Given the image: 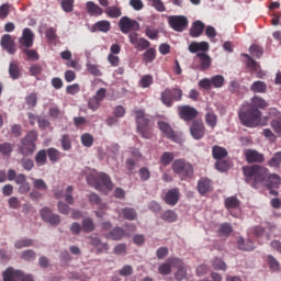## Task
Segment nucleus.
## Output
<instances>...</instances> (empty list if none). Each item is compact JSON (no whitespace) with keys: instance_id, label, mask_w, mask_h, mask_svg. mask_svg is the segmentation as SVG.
I'll use <instances>...</instances> for the list:
<instances>
[{"instance_id":"1","label":"nucleus","mask_w":281,"mask_h":281,"mask_svg":"<svg viewBox=\"0 0 281 281\" xmlns=\"http://www.w3.org/2000/svg\"><path fill=\"white\" fill-rule=\"evenodd\" d=\"M243 172L246 183H250L251 188L258 190L261 186L266 188H273V186H280V177L278 173L269 172V169L259 166H244Z\"/></svg>"},{"instance_id":"2","label":"nucleus","mask_w":281,"mask_h":281,"mask_svg":"<svg viewBox=\"0 0 281 281\" xmlns=\"http://www.w3.org/2000/svg\"><path fill=\"white\" fill-rule=\"evenodd\" d=\"M238 117L243 126L248 128H256V126H260L262 123V112L256 108L241 106Z\"/></svg>"},{"instance_id":"3","label":"nucleus","mask_w":281,"mask_h":281,"mask_svg":"<svg viewBox=\"0 0 281 281\" xmlns=\"http://www.w3.org/2000/svg\"><path fill=\"white\" fill-rule=\"evenodd\" d=\"M87 183L98 190L99 192H103L104 194H109L111 190H113V181H111V177L104 172H99L97 175L89 173L87 176Z\"/></svg>"},{"instance_id":"4","label":"nucleus","mask_w":281,"mask_h":281,"mask_svg":"<svg viewBox=\"0 0 281 281\" xmlns=\"http://www.w3.org/2000/svg\"><path fill=\"white\" fill-rule=\"evenodd\" d=\"M38 139V132L31 130L23 138H21L20 143V153L23 157H32L34 153H36V142Z\"/></svg>"},{"instance_id":"5","label":"nucleus","mask_w":281,"mask_h":281,"mask_svg":"<svg viewBox=\"0 0 281 281\" xmlns=\"http://www.w3.org/2000/svg\"><path fill=\"white\" fill-rule=\"evenodd\" d=\"M135 120L137 124V131L144 137V139H150L153 137V133L150 132V120L146 116V112L144 110H136Z\"/></svg>"},{"instance_id":"6","label":"nucleus","mask_w":281,"mask_h":281,"mask_svg":"<svg viewBox=\"0 0 281 281\" xmlns=\"http://www.w3.org/2000/svg\"><path fill=\"white\" fill-rule=\"evenodd\" d=\"M183 99V90L181 88H167L161 92L160 100L165 106H172L175 102H181Z\"/></svg>"},{"instance_id":"7","label":"nucleus","mask_w":281,"mask_h":281,"mask_svg":"<svg viewBox=\"0 0 281 281\" xmlns=\"http://www.w3.org/2000/svg\"><path fill=\"white\" fill-rule=\"evenodd\" d=\"M171 169L176 175H182V177H192L194 175L192 164L183 159H176L171 165Z\"/></svg>"},{"instance_id":"8","label":"nucleus","mask_w":281,"mask_h":281,"mask_svg":"<svg viewBox=\"0 0 281 281\" xmlns=\"http://www.w3.org/2000/svg\"><path fill=\"white\" fill-rule=\"evenodd\" d=\"M188 18L186 15H170L168 16V24L175 32H184L188 29Z\"/></svg>"},{"instance_id":"9","label":"nucleus","mask_w":281,"mask_h":281,"mask_svg":"<svg viewBox=\"0 0 281 281\" xmlns=\"http://www.w3.org/2000/svg\"><path fill=\"white\" fill-rule=\"evenodd\" d=\"M178 115L183 122H192L199 117V110L192 105H178Z\"/></svg>"},{"instance_id":"10","label":"nucleus","mask_w":281,"mask_h":281,"mask_svg":"<svg viewBox=\"0 0 281 281\" xmlns=\"http://www.w3.org/2000/svg\"><path fill=\"white\" fill-rule=\"evenodd\" d=\"M119 27L123 34H128V32H137L139 30V22L131 20L128 16H122L119 21Z\"/></svg>"},{"instance_id":"11","label":"nucleus","mask_w":281,"mask_h":281,"mask_svg":"<svg viewBox=\"0 0 281 281\" xmlns=\"http://www.w3.org/2000/svg\"><path fill=\"white\" fill-rule=\"evenodd\" d=\"M190 134L193 139H203V137H205V124H203V121L193 120L190 127Z\"/></svg>"},{"instance_id":"12","label":"nucleus","mask_w":281,"mask_h":281,"mask_svg":"<svg viewBox=\"0 0 281 281\" xmlns=\"http://www.w3.org/2000/svg\"><path fill=\"white\" fill-rule=\"evenodd\" d=\"M270 117L272 119L270 126L274 133L281 137V112L278 109H270Z\"/></svg>"},{"instance_id":"13","label":"nucleus","mask_w":281,"mask_h":281,"mask_svg":"<svg viewBox=\"0 0 281 281\" xmlns=\"http://www.w3.org/2000/svg\"><path fill=\"white\" fill-rule=\"evenodd\" d=\"M20 49H25L26 47H32L34 45V33L32 29H24L22 36L19 38Z\"/></svg>"},{"instance_id":"14","label":"nucleus","mask_w":281,"mask_h":281,"mask_svg":"<svg viewBox=\"0 0 281 281\" xmlns=\"http://www.w3.org/2000/svg\"><path fill=\"white\" fill-rule=\"evenodd\" d=\"M169 262H172L173 267H176L177 272L175 273V278L178 281L186 280V276H188V270H186V266H183V261L179 258H169Z\"/></svg>"},{"instance_id":"15","label":"nucleus","mask_w":281,"mask_h":281,"mask_svg":"<svg viewBox=\"0 0 281 281\" xmlns=\"http://www.w3.org/2000/svg\"><path fill=\"white\" fill-rule=\"evenodd\" d=\"M179 199H181V193L179 192V188H172L167 191V193L162 198V201H165L167 205L175 207V205L179 203Z\"/></svg>"},{"instance_id":"16","label":"nucleus","mask_w":281,"mask_h":281,"mask_svg":"<svg viewBox=\"0 0 281 281\" xmlns=\"http://www.w3.org/2000/svg\"><path fill=\"white\" fill-rule=\"evenodd\" d=\"M42 220L49 225H60V215L54 214L49 207H43L41 210Z\"/></svg>"},{"instance_id":"17","label":"nucleus","mask_w":281,"mask_h":281,"mask_svg":"<svg viewBox=\"0 0 281 281\" xmlns=\"http://www.w3.org/2000/svg\"><path fill=\"white\" fill-rule=\"evenodd\" d=\"M244 155L248 164H262L265 161V155L256 149H246Z\"/></svg>"},{"instance_id":"18","label":"nucleus","mask_w":281,"mask_h":281,"mask_svg":"<svg viewBox=\"0 0 281 281\" xmlns=\"http://www.w3.org/2000/svg\"><path fill=\"white\" fill-rule=\"evenodd\" d=\"M1 47L4 49V52L14 55L16 54V44L14 43V40H12V35L4 34L1 37Z\"/></svg>"},{"instance_id":"19","label":"nucleus","mask_w":281,"mask_h":281,"mask_svg":"<svg viewBox=\"0 0 281 281\" xmlns=\"http://www.w3.org/2000/svg\"><path fill=\"white\" fill-rule=\"evenodd\" d=\"M158 127H159V131H161V133H164V135H166L168 139H171V142H177L178 139L177 134L175 133V130H172L169 123L159 121Z\"/></svg>"},{"instance_id":"20","label":"nucleus","mask_w":281,"mask_h":281,"mask_svg":"<svg viewBox=\"0 0 281 281\" xmlns=\"http://www.w3.org/2000/svg\"><path fill=\"white\" fill-rule=\"evenodd\" d=\"M88 245L92 247H97L98 254H102V251H109V244L102 243L99 237L95 236H88Z\"/></svg>"},{"instance_id":"21","label":"nucleus","mask_w":281,"mask_h":281,"mask_svg":"<svg viewBox=\"0 0 281 281\" xmlns=\"http://www.w3.org/2000/svg\"><path fill=\"white\" fill-rule=\"evenodd\" d=\"M86 12L89 16H102L104 14V10L93 1L86 3Z\"/></svg>"},{"instance_id":"22","label":"nucleus","mask_w":281,"mask_h":281,"mask_svg":"<svg viewBox=\"0 0 281 281\" xmlns=\"http://www.w3.org/2000/svg\"><path fill=\"white\" fill-rule=\"evenodd\" d=\"M205 30V24L201 22L200 20L192 23L191 29L189 31V34L191 38H199L201 34H203V31Z\"/></svg>"},{"instance_id":"23","label":"nucleus","mask_w":281,"mask_h":281,"mask_svg":"<svg viewBox=\"0 0 281 281\" xmlns=\"http://www.w3.org/2000/svg\"><path fill=\"white\" fill-rule=\"evenodd\" d=\"M23 278V272L21 270H14L12 268H8L3 272V281H18Z\"/></svg>"},{"instance_id":"24","label":"nucleus","mask_w":281,"mask_h":281,"mask_svg":"<svg viewBox=\"0 0 281 281\" xmlns=\"http://www.w3.org/2000/svg\"><path fill=\"white\" fill-rule=\"evenodd\" d=\"M210 190H212V180H210L207 178H201L198 181V192L200 194H207V192H210Z\"/></svg>"},{"instance_id":"25","label":"nucleus","mask_w":281,"mask_h":281,"mask_svg":"<svg viewBox=\"0 0 281 281\" xmlns=\"http://www.w3.org/2000/svg\"><path fill=\"white\" fill-rule=\"evenodd\" d=\"M240 56L244 58V63L247 69H251L252 71H260V64H258L256 59L251 58V56L245 53H243Z\"/></svg>"},{"instance_id":"26","label":"nucleus","mask_w":281,"mask_h":281,"mask_svg":"<svg viewBox=\"0 0 281 281\" xmlns=\"http://www.w3.org/2000/svg\"><path fill=\"white\" fill-rule=\"evenodd\" d=\"M250 102H251L250 109L265 110L269 106V103L262 97H259V95L252 97Z\"/></svg>"},{"instance_id":"27","label":"nucleus","mask_w":281,"mask_h":281,"mask_svg":"<svg viewBox=\"0 0 281 281\" xmlns=\"http://www.w3.org/2000/svg\"><path fill=\"white\" fill-rule=\"evenodd\" d=\"M111 31V22L106 20H101L98 21L97 23L93 24L92 26V32H110Z\"/></svg>"},{"instance_id":"28","label":"nucleus","mask_w":281,"mask_h":281,"mask_svg":"<svg viewBox=\"0 0 281 281\" xmlns=\"http://www.w3.org/2000/svg\"><path fill=\"white\" fill-rule=\"evenodd\" d=\"M60 57L63 60H67L66 63L67 67H70L71 69H78V60L71 59L70 50L61 52Z\"/></svg>"},{"instance_id":"29","label":"nucleus","mask_w":281,"mask_h":281,"mask_svg":"<svg viewBox=\"0 0 281 281\" xmlns=\"http://www.w3.org/2000/svg\"><path fill=\"white\" fill-rule=\"evenodd\" d=\"M198 58H200L201 69L207 71L212 65V57L205 53H198Z\"/></svg>"},{"instance_id":"30","label":"nucleus","mask_w":281,"mask_h":281,"mask_svg":"<svg viewBox=\"0 0 281 281\" xmlns=\"http://www.w3.org/2000/svg\"><path fill=\"white\" fill-rule=\"evenodd\" d=\"M206 111L209 112L205 114V123L207 124V126H210V128H216L218 116H216V113L210 110V108H207Z\"/></svg>"},{"instance_id":"31","label":"nucleus","mask_w":281,"mask_h":281,"mask_svg":"<svg viewBox=\"0 0 281 281\" xmlns=\"http://www.w3.org/2000/svg\"><path fill=\"white\" fill-rule=\"evenodd\" d=\"M126 236V231L120 226L114 227L108 235L112 240H122Z\"/></svg>"},{"instance_id":"32","label":"nucleus","mask_w":281,"mask_h":281,"mask_svg":"<svg viewBox=\"0 0 281 281\" xmlns=\"http://www.w3.org/2000/svg\"><path fill=\"white\" fill-rule=\"evenodd\" d=\"M212 155H213V159H216L218 161L221 159H225L228 153H227V149H225L224 147L215 145L212 148Z\"/></svg>"},{"instance_id":"33","label":"nucleus","mask_w":281,"mask_h":281,"mask_svg":"<svg viewBox=\"0 0 281 281\" xmlns=\"http://www.w3.org/2000/svg\"><path fill=\"white\" fill-rule=\"evenodd\" d=\"M160 218L166 223H177V218H179V216L173 210H167L160 215Z\"/></svg>"},{"instance_id":"34","label":"nucleus","mask_w":281,"mask_h":281,"mask_svg":"<svg viewBox=\"0 0 281 281\" xmlns=\"http://www.w3.org/2000/svg\"><path fill=\"white\" fill-rule=\"evenodd\" d=\"M104 12L110 19H120L122 16V9L117 5L108 7Z\"/></svg>"},{"instance_id":"35","label":"nucleus","mask_w":281,"mask_h":281,"mask_svg":"<svg viewBox=\"0 0 281 281\" xmlns=\"http://www.w3.org/2000/svg\"><path fill=\"white\" fill-rule=\"evenodd\" d=\"M226 210H236L240 207V200L236 196L226 198L224 201Z\"/></svg>"},{"instance_id":"36","label":"nucleus","mask_w":281,"mask_h":281,"mask_svg":"<svg viewBox=\"0 0 281 281\" xmlns=\"http://www.w3.org/2000/svg\"><path fill=\"white\" fill-rule=\"evenodd\" d=\"M81 229L86 234H91L93 229H95V224L93 223V220L91 217H86L82 220Z\"/></svg>"},{"instance_id":"37","label":"nucleus","mask_w":281,"mask_h":281,"mask_svg":"<svg viewBox=\"0 0 281 281\" xmlns=\"http://www.w3.org/2000/svg\"><path fill=\"white\" fill-rule=\"evenodd\" d=\"M172 267H175V263L170 262L169 258L167 262L159 266L158 271L161 276H170L172 273Z\"/></svg>"},{"instance_id":"38","label":"nucleus","mask_w":281,"mask_h":281,"mask_svg":"<svg viewBox=\"0 0 281 281\" xmlns=\"http://www.w3.org/2000/svg\"><path fill=\"white\" fill-rule=\"evenodd\" d=\"M88 200L92 205H99L100 210H106V205L102 203V199L97 193H90Z\"/></svg>"},{"instance_id":"39","label":"nucleus","mask_w":281,"mask_h":281,"mask_svg":"<svg viewBox=\"0 0 281 281\" xmlns=\"http://www.w3.org/2000/svg\"><path fill=\"white\" fill-rule=\"evenodd\" d=\"M250 90L254 93H267V83H265L263 81H255L250 86Z\"/></svg>"},{"instance_id":"40","label":"nucleus","mask_w":281,"mask_h":281,"mask_svg":"<svg viewBox=\"0 0 281 281\" xmlns=\"http://www.w3.org/2000/svg\"><path fill=\"white\" fill-rule=\"evenodd\" d=\"M36 166H45L47 164V150L42 149L35 155Z\"/></svg>"},{"instance_id":"41","label":"nucleus","mask_w":281,"mask_h":281,"mask_svg":"<svg viewBox=\"0 0 281 281\" xmlns=\"http://www.w3.org/2000/svg\"><path fill=\"white\" fill-rule=\"evenodd\" d=\"M173 160H175V153H171V151H165L160 157V164L161 166H165V167L170 166V164H172Z\"/></svg>"},{"instance_id":"42","label":"nucleus","mask_w":281,"mask_h":281,"mask_svg":"<svg viewBox=\"0 0 281 281\" xmlns=\"http://www.w3.org/2000/svg\"><path fill=\"white\" fill-rule=\"evenodd\" d=\"M122 215L126 221H135L137 218V211L135 209H122Z\"/></svg>"},{"instance_id":"43","label":"nucleus","mask_w":281,"mask_h":281,"mask_svg":"<svg viewBox=\"0 0 281 281\" xmlns=\"http://www.w3.org/2000/svg\"><path fill=\"white\" fill-rule=\"evenodd\" d=\"M248 243H249V246H246L245 238L240 237L237 241L238 249H241V251H254V249L256 248L254 246V241L248 240Z\"/></svg>"},{"instance_id":"44","label":"nucleus","mask_w":281,"mask_h":281,"mask_svg":"<svg viewBox=\"0 0 281 281\" xmlns=\"http://www.w3.org/2000/svg\"><path fill=\"white\" fill-rule=\"evenodd\" d=\"M12 150H14V145L12 143L0 144V154L4 157H10V155H12Z\"/></svg>"},{"instance_id":"45","label":"nucleus","mask_w":281,"mask_h":281,"mask_svg":"<svg viewBox=\"0 0 281 281\" xmlns=\"http://www.w3.org/2000/svg\"><path fill=\"white\" fill-rule=\"evenodd\" d=\"M47 156L49 161L56 162L63 157V154L58 149L50 147L47 149Z\"/></svg>"},{"instance_id":"46","label":"nucleus","mask_w":281,"mask_h":281,"mask_svg":"<svg viewBox=\"0 0 281 281\" xmlns=\"http://www.w3.org/2000/svg\"><path fill=\"white\" fill-rule=\"evenodd\" d=\"M157 58V50L155 48H148L144 54H143V60L145 63H153Z\"/></svg>"},{"instance_id":"47","label":"nucleus","mask_w":281,"mask_h":281,"mask_svg":"<svg viewBox=\"0 0 281 281\" xmlns=\"http://www.w3.org/2000/svg\"><path fill=\"white\" fill-rule=\"evenodd\" d=\"M211 85L215 89H221L225 85V78L221 75H216L211 78Z\"/></svg>"},{"instance_id":"48","label":"nucleus","mask_w":281,"mask_h":281,"mask_svg":"<svg viewBox=\"0 0 281 281\" xmlns=\"http://www.w3.org/2000/svg\"><path fill=\"white\" fill-rule=\"evenodd\" d=\"M281 165V151L274 153L272 158L269 160L268 166L271 168H280Z\"/></svg>"},{"instance_id":"49","label":"nucleus","mask_w":281,"mask_h":281,"mask_svg":"<svg viewBox=\"0 0 281 281\" xmlns=\"http://www.w3.org/2000/svg\"><path fill=\"white\" fill-rule=\"evenodd\" d=\"M249 54H251L255 58H262V54H265V52L262 50V48L260 47V45L258 44H252L249 47Z\"/></svg>"},{"instance_id":"50","label":"nucleus","mask_w":281,"mask_h":281,"mask_svg":"<svg viewBox=\"0 0 281 281\" xmlns=\"http://www.w3.org/2000/svg\"><path fill=\"white\" fill-rule=\"evenodd\" d=\"M212 267L214 269H216V271H226L227 270V265L225 263V261H223V259L216 257L213 260Z\"/></svg>"},{"instance_id":"51","label":"nucleus","mask_w":281,"mask_h":281,"mask_svg":"<svg viewBox=\"0 0 281 281\" xmlns=\"http://www.w3.org/2000/svg\"><path fill=\"white\" fill-rule=\"evenodd\" d=\"M234 232V228H232V224L229 223H223L218 228V234L221 236H229Z\"/></svg>"},{"instance_id":"52","label":"nucleus","mask_w":281,"mask_h":281,"mask_svg":"<svg viewBox=\"0 0 281 281\" xmlns=\"http://www.w3.org/2000/svg\"><path fill=\"white\" fill-rule=\"evenodd\" d=\"M93 135L89 134V133H85L81 136V144L82 146H86V148H91V146H93Z\"/></svg>"},{"instance_id":"53","label":"nucleus","mask_w":281,"mask_h":281,"mask_svg":"<svg viewBox=\"0 0 281 281\" xmlns=\"http://www.w3.org/2000/svg\"><path fill=\"white\" fill-rule=\"evenodd\" d=\"M25 102H26L29 109H34V106H36V104H37V102H38V98L36 97V92L30 93V94L25 98Z\"/></svg>"},{"instance_id":"54","label":"nucleus","mask_w":281,"mask_h":281,"mask_svg":"<svg viewBox=\"0 0 281 281\" xmlns=\"http://www.w3.org/2000/svg\"><path fill=\"white\" fill-rule=\"evenodd\" d=\"M33 240L30 238L26 239H19L15 241L14 247L15 249H23L25 247H32Z\"/></svg>"},{"instance_id":"55","label":"nucleus","mask_w":281,"mask_h":281,"mask_svg":"<svg viewBox=\"0 0 281 281\" xmlns=\"http://www.w3.org/2000/svg\"><path fill=\"white\" fill-rule=\"evenodd\" d=\"M21 50L26 55L29 60H38V53L36 50L30 49V47L21 48Z\"/></svg>"},{"instance_id":"56","label":"nucleus","mask_w":281,"mask_h":281,"mask_svg":"<svg viewBox=\"0 0 281 281\" xmlns=\"http://www.w3.org/2000/svg\"><path fill=\"white\" fill-rule=\"evenodd\" d=\"M10 3H3L2 5H0V20L1 21H5V19H8V16L10 15Z\"/></svg>"},{"instance_id":"57","label":"nucleus","mask_w":281,"mask_h":281,"mask_svg":"<svg viewBox=\"0 0 281 281\" xmlns=\"http://www.w3.org/2000/svg\"><path fill=\"white\" fill-rule=\"evenodd\" d=\"M215 168L220 172H227V170H229V162H227L226 160L220 159L216 161Z\"/></svg>"},{"instance_id":"58","label":"nucleus","mask_w":281,"mask_h":281,"mask_svg":"<svg viewBox=\"0 0 281 281\" xmlns=\"http://www.w3.org/2000/svg\"><path fill=\"white\" fill-rule=\"evenodd\" d=\"M157 12H166V4L161 0H149Z\"/></svg>"},{"instance_id":"59","label":"nucleus","mask_w":281,"mask_h":281,"mask_svg":"<svg viewBox=\"0 0 281 281\" xmlns=\"http://www.w3.org/2000/svg\"><path fill=\"white\" fill-rule=\"evenodd\" d=\"M140 181H148L150 179V169L143 167L138 170Z\"/></svg>"},{"instance_id":"60","label":"nucleus","mask_w":281,"mask_h":281,"mask_svg":"<svg viewBox=\"0 0 281 281\" xmlns=\"http://www.w3.org/2000/svg\"><path fill=\"white\" fill-rule=\"evenodd\" d=\"M61 147L63 150H71V138L69 137V135L64 134L61 136Z\"/></svg>"},{"instance_id":"61","label":"nucleus","mask_w":281,"mask_h":281,"mask_svg":"<svg viewBox=\"0 0 281 281\" xmlns=\"http://www.w3.org/2000/svg\"><path fill=\"white\" fill-rule=\"evenodd\" d=\"M134 47H136V49H148V47H150V42H148V40L146 38H138V42H136L134 44Z\"/></svg>"},{"instance_id":"62","label":"nucleus","mask_w":281,"mask_h":281,"mask_svg":"<svg viewBox=\"0 0 281 281\" xmlns=\"http://www.w3.org/2000/svg\"><path fill=\"white\" fill-rule=\"evenodd\" d=\"M74 3L75 0H63L61 10H64V12H74Z\"/></svg>"},{"instance_id":"63","label":"nucleus","mask_w":281,"mask_h":281,"mask_svg":"<svg viewBox=\"0 0 281 281\" xmlns=\"http://www.w3.org/2000/svg\"><path fill=\"white\" fill-rule=\"evenodd\" d=\"M22 260H36V252L32 249L24 250L21 254Z\"/></svg>"},{"instance_id":"64","label":"nucleus","mask_w":281,"mask_h":281,"mask_svg":"<svg viewBox=\"0 0 281 281\" xmlns=\"http://www.w3.org/2000/svg\"><path fill=\"white\" fill-rule=\"evenodd\" d=\"M33 188H35V190L46 191L47 183H45V180H43V179H35L33 181Z\"/></svg>"}]
</instances>
